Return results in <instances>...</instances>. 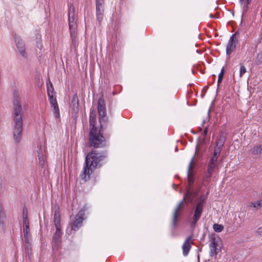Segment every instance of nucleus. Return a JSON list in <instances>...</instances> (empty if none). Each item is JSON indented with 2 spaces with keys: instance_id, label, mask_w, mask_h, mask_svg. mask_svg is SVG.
I'll list each match as a JSON object with an SVG mask.
<instances>
[{
  "instance_id": "1",
  "label": "nucleus",
  "mask_w": 262,
  "mask_h": 262,
  "mask_svg": "<svg viewBox=\"0 0 262 262\" xmlns=\"http://www.w3.org/2000/svg\"><path fill=\"white\" fill-rule=\"evenodd\" d=\"M107 156L108 151L106 150H92L89 152L85 157L82 173L80 174L81 179L85 182L90 180L93 171L103 165Z\"/></svg>"
},
{
  "instance_id": "2",
  "label": "nucleus",
  "mask_w": 262,
  "mask_h": 262,
  "mask_svg": "<svg viewBox=\"0 0 262 262\" xmlns=\"http://www.w3.org/2000/svg\"><path fill=\"white\" fill-rule=\"evenodd\" d=\"M21 112L22 107L20 103L19 98L17 96H14L12 118L14 123L13 135L15 143H19L22 138L23 118Z\"/></svg>"
},
{
  "instance_id": "3",
  "label": "nucleus",
  "mask_w": 262,
  "mask_h": 262,
  "mask_svg": "<svg viewBox=\"0 0 262 262\" xmlns=\"http://www.w3.org/2000/svg\"><path fill=\"white\" fill-rule=\"evenodd\" d=\"M111 125H107L106 128H91L89 132V145L94 148H103L106 146V139L111 136Z\"/></svg>"
},
{
  "instance_id": "4",
  "label": "nucleus",
  "mask_w": 262,
  "mask_h": 262,
  "mask_svg": "<svg viewBox=\"0 0 262 262\" xmlns=\"http://www.w3.org/2000/svg\"><path fill=\"white\" fill-rule=\"evenodd\" d=\"M196 195L195 192L190 187H188L187 191L184 195L183 200L178 204L174 209L172 219V225L174 228L178 221V217L181 215V211L183 210V205L184 202L186 204H191L193 202Z\"/></svg>"
},
{
  "instance_id": "5",
  "label": "nucleus",
  "mask_w": 262,
  "mask_h": 262,
  "mask_svg": "<svg viewBox=\"0 0 262 262\" xmlns=\"http://www.w3.org/2000/svg\"><path fill=\"white\" fill-rule=\"evenodd\" d=\"M97 112L99 115V122L101 127L106 128L107 125H111L108 117L106 115V108L104 99L102 96L99 98L97 103Z\"/></svg>"
},
{
  "instance_id": "6",
  "label": "nucleus",
  "mask_w": 262,
  "mask_h": 262,
  "mask_svg": "<svg viewBox=\"0 0 262 262\" xmlns=\"http://www.w3.org/2000/svg\"><path fill=\"white\" fill-rule=\"evenodd\" d=\"M206 199V196L204 195H202L196 200V203L194 207L192 220L190 223L191 227L192 228L195 227L197 222L201 217Z\"/></svg>"
},
{
  "instance_id": "7",
  "label": "nucleus",
  "mask_w": 262,
  "mask_h": 262,
  "mask_svg": "<svg viewBox=\"0 0 262 262\" xmlns=\"http://www.w3.org/2000/svg\"><path fill=\"white\" fill-rule=\"evenodd\" d=\"M68 17L70 35L72 40H74L76 37V18L75 16V10L73 4H70L69 6Z\"/></svg>"
},
{
  "instance_id": "8",
  "label": "nucleus",
  "mask_w": 262,
  "mask_h": 262,
  "mask_svg": "<svg viewBox=\"0 0 262 262\" xmlns=\"http://www.w3.org/2000/svg\"><path fill=\"white\" fill-rule=\"evenodd\" d=\"M238 36L239 33L237 31L230 36L226 46V54L227 55L229 56L235 49L238 42Z\"/></svg>"
},
{
  "instance_id": "9",
  "label": "nucleus",
  "mask_w": 262,
  "mask_h": 262,
  "mask_svg": "<svg viewBox=\"0 0 262 262\" xmlns=\"http://www.w3.org/2000/svg\"><path fill=\"white\" fill-rule=\"evenodd\" d=\"M25 244H24V247L25 249V257L28 259H30L31 258V235L30 233L24 234L23 239Z\"/></svg>"
},
{
  "instance_id": "10",
  "label": "nucleus",
  "mask_w": 262,
  "mask_h": 262,
  "mask_svg": "<svg viewBox=\"0 0 262 262\" xmlns=\"http://www.w3.org/2000/svg\"><path fill=\"white\" fill-rule=\"evenodd\" d=\"M84 213L79 211L78 213L75 216L74 220L71 223V229L74 231H77L81 226L82 222L83 221Z\"/></svg>"
},
{
  "instance_id": "11",
  "label": "nucleus",
  "mask_w": 262,
  "mask_h": 262,
  "mask_svg": "<svg viewBox=\"0 0 262 262\" xmlns=\"http://www.w3.org/2000/svg\"><path fill=\"white\" fill-rule=\"evenodd\" d=\"M15 41L19 54L23 57L27 58V54L26 52V48L24 41L19 37H16Z\"/></svg>"
},
{
  "instance_id": "12",
  "label": "nucleus",
  "mask_w": 262,
  "mask_h": 262,
  "mask_svg": "<svg viewBox=\"0 0 262 262\" xmlns=\"http://www.w3.org/2000/svg\"><path fill=\"white\" fill-rule=\"evenodd\" d=\"M194 158V156H193L192 157V158L191 159V160L189 163V164L188 165V169H187V184H188L187 187H190V188H192V186L193 184V183L194 181L193 174L192 171L191 170L192 164L193 163Z\"/></svg>"
},
{
  "instance_id": "13",
  "label": "nucleus",
  "mask_w": 262,
  "mask_h": 262,
  "mask_svg": "<svg viewBox=\"0 0 262 262\" xmlns=\"http://www.w3.org/2000/svg\"><path fill=\"white\" fill-rule=\"evenodd\" d=\"M192 238V235L188 236L182 245L183 254L184 256L188 255L191 248V245L193 243V242H191Z\"/></svg>"
},
{
  "instance_id": "14",
  "label": "nucleus",
  "mask_w": 262,
  "mask_h": 262,
  "mask_svg": "<svg viewBox=\"0 0 262 262\" xmlns=\"http://www.w3.org/2000/svg\"><path fill=\"white\" fill-rule=\"evenodd\" d=\"M37 148V153L39 160V164L41 166V167H43L46 163L45 151L42 149L41 146H38Z\"/></svg>"
},
{
  "instance_id": "15",
  "label": "nucleus",
  "mask_w": 262,
  "mask_h": 262,
  "mask_svg": "<svg viewBox=\"0 0 262 262\" xmlns=\"http://www.w3.org/2000/svg\"><path fill=\"white\" fill-rule=\"evenodd\" d=\"M56 231L53 237V242L54 243L55 246L58 247L62 236L61 227H55Z\"/></svg>"
},
{
  "instance_id": "16",
  "label": "nucleus",
  "mask_w": 262,
  "mask_h": 262,
  "mask_svg": "<svg viewBox=\"0 0 262 262\" xmlns=\"http://www.w3.org/2000/svg\"><path fill=\"white\" fill-rule=\"evenodd\" d=\"M226 139V135L223 132H221L220 136L217 138L215 147L222 149Z\"/></svg>"
},
{
  "instance_id": "17",
  "label": "nucleus",
  "mask_w": 262,
  "mask_h": 262,
  "mask_svg": "<svg viewBox=\"0 0 262 262\" xmlns=\"http://www.w3.org/2000/svg\"><path fill=\"white\" fill-rule=\"evenodd\" d=\"M96 113L95 110H91L90 113L89 123L91 128H97L96 126Z\"/></svg>"
},
{
  "instance_id": "18",
  "label": "nucleus",
  "mask_w": 262,
  "mask_h": 262,
  "mask_svg": "<svg viewBox=\"0 0 262 262\" xmlns=\"http://www.w3.org/2000/svg\"><path fill=\"white\" fill-rule=\"evenodd\" d=\"M71 107L75 113H77L79 111V100L77 94H74L73 96L71 101Z\"/></svg>"
},
{
  "instance_id": "19",
  "label": "nucleus",
  "mask_w": 262,
  "mask_h": 262,
  "mask_svg": "<svg viewBox=\"0 0 262 262\" xmlns=\"http://www.w3.org/2000/svg\"><path fill=\"white\" fill-rule=\"evenodd\" d=\"M96 18L99 23L103 18L104 7H96Z\"/></svg>"
},
{
  "instance_id": "20",
  "label": "nucleus",
  "mask_w": 262,
  "mask_h": 262,
  "mask_svg": "<svg viewBox=\"0 0 262 262\" xmlns=\"http://www.w3.org/2000/svg\"><path fill=\"white\" fill-rule=\"evenodd\" d=\"M54 222L55 227H61L60 225V215L58 209H56L54 211Z\"/></svg>"
},
{
  "instance_id": "21",
  "label": "nucleus",
  "mask_w": 262,
  "mask_h": 262,
  "mask_svg": "<svg viewBox=\"0 0 262 262\" xmlns=\"http://www.w3.org/2000/svg\"><path fill=\"white\" fill-rule=\"evenodd\" d=\"M250 152L254 155H260L262 154V144L254 145L250 149Z\"/></svg>"
},
{
  "instance_id": "22",
  "label": "nucleus",
  "mask_w": 262,
  "mask_h": 262,
  "mask_svg": "<svg viewBox=\"0 0 262 262\" xmlns=\"http://www.w3.org/2000/svg\"><path fill=\"white\" fill-rule=\"evenodd\" d=\"M252 0H246L245 2L243 1L242 3H240L242 7V17L249 10V5L251 3Z\"/></svg>"
},
{
  "instance_id": "23",
  "label": "nucleus",
  "mask_w": 262,
  "mask_h": 262,
  "mask_svg": "<svg viewBox=\"0 0 262 262\" xmlns=\"http://www.w3.org/2000/svg\"><path fill=\"white\" fill-rule=\"evenodd\" d=\"M209 255L211 257L216 256L221 250L220 248L216 246H209Z\"/></svg>"
},
{
  "instance_id": "24",
  "label": "nucleus",
  "mask_w": 262,
  "mask_h": 262,
  "mask_svg": "<svg viewBox=\"0 0 262 262\" xmlns=\"http://www.w3.org/2000/svg\"><path fill=\"white\" fill-rule=\"evenodd\" d=\"M51 106L53 108V112L55 117L56 119L59 118L60 117V113L58 103H57L55 105H51Z\"/></svg>"
},
{
  "instance_id": "25",
  "label": "nucleus",
  "mask_w": 262,
  "mask_h": 262,
  "mask_svg": "<svg viewBox=\"0 0 262 262\" xmlns=\"http://www.w3.org/2000/svg\"><path fill=\"white\" fill-rule=\"evenodd\" d=\"M249 207H253L256 209H258L262 207V202L260 201V200L256 202H251L249 205Z\"/></svg>"
},
{
  "instance_id": "26",
  "label": "nucleus",
  "mask_w": 262,
  "mask_h": 262,
  "mask_svg": "<svg viewBox=\"0 0 262 262\" xmlns=\"http://www.w3.org/2000/svg\"><path fill=\"white\" fill-rule=\"evenodd\" d=\"M23 229L29 227V222L27 214L23 213Z\"/></svg>"
},
{
  "instance_id": "27",
  "label": "nucleus",
  "mask_w": 262,
  "mask_h": 262,
  "mask_svg": "<svg viewBox=\"0 0 262 262\" xmlns=\"http://www.w3.org/2000/svg\"><path fill=\"white\" fill-rule=\"evenodd\" d=\"M6 221V216L3 211V210L1 209L0 210V224L4 225L5 224Z\"/></svg>"
},
{
  "instance_id": "28",
  "label": "nucleus",
  "mask_w": 262,
  "mask_h": 262,
  "mask_svg": "<svg viewBox=\"0 0 262 262\" xmlns=\"http://www.w3.org/2000/svg\"><path fill=\"white\" fill-rule=\"evenodd\" d=\"M224 73H225V69H224V67H223L221 70L220 73L219 74L218 80H217V86H219V84L222 82L223 77H224Z\"/></svg>"
},
{
  "instance_id": "29",
  "label": "nucleus",
  "mask_w": 262,
  "mask_h": 262,
  "mask_svg": "<svg viewBox=\"0 0 262 262\" xmlns=\"http://www.w3.org/2000/svg\"><path fill=\"white\" fill-rule=\"evenodd\" d=\"M49 96V102H50V103L51 104V105H55L56 104V103H57V100H56V96H55V94H49V95H48Z\"/></svg>"
},
{
  "instance_id": "30",
  "label": "nucleus",
  "mask_w": 262,
  "mask_h": 262,
  "mask_svg": "<svg viewBox=\"0 0 262 262\" xmlns=\"http://www.w3.org/2000/svg\"><path fill=\"white\" fill-rule=\"evenodd\" d=\"M213 228L215 232H220L223 230L224 227L222 225L214 224L213 226Z\"/></svg>"
},
{
  "instance_id": "31",
  "label": "nucleus",
  "mask_w": 262,
  "mask_h": 262,
  "mask_svg": "<svg viewBox=\"0 0 262 262\" xmlns=\"http://www.w3.org/2000/svg\"><path fill=\"white\" fill-rule=\"evenodd\" d=\"M262 63V52H259L256 56L255 63L257 65L260 64Z\"/></svg>"
},
{
  "instance_id": "32",
  "label": "nucleus",
  "mask_w": 262,
  "mask_h": 262,
  "mask_svg": "<svg viewBox=\"0 0 262 262\" xmlns=\"http://www.w3.org/2000/svg\"><path fill=\"white\" fill-rule=\"evenodd\" d=\"M209 246L217 247L218 246V239H217L215 237H212L210 239V243L209 244Z\"/></svg>"
},
{
  "instance_id": "33",
  "label": "nucleus",
  "mask_w": 262,
  "mask_h": 262,
  "mask_svg": "<svg viewBox=\"0 0 262 262\" xmlns=\"http://www.w3.org/2000/svg\"><path fill=\"white\" fill-rule=\"evenodd\" d=\"M246 71V67L243 64H240L239 76L242 77Z\"/></svg>"
},
{
  "instance_id": "34",
  "label": "nucleus",
  "mask_w": 262,
  "mask_h": 262,
  "mask_svg": "<svg viewBox=\"0 0 262 262\" xmlns=\"http://www.w3.org/2000/svg\"><path fill=\"white\" fill-rule=\"evenodd\" d=\"M221 151L222 149L214 147V152L212 156H213L214 158L216 157L218 158L220 155Z\"/></svg>"
},
{
  "instance_id": "35",
  "label": "nucleus",
  "mask_w": 262,
  "mask_h": 262,
  "mask_svg": "<svg viewBox=\"0 0 262 262\" xmlns=\"http://www.w3.org/2000/svg\"><path fill=\"white\" fill-rule=\"evenodd\" d=\"M215 167V164H211L210 163H208V167L207 172H208V173H212L214 171V169Z\"/></svg>"
},
{
  "instance_id": "36",
  "label": "nucleus",
  "mask_w": 262,
  "mask_h": 262,
  "mask_svg": "<svg viewBox=\"0 0 262 262\" xmlns=\"http://www.w3.org/2000/svg\"><path fill=\"white\" fill-rule=\"evenodd\" d=\"M96 7H104V0H95Z\"/></svg>"
},
{
  "instance_id": "37",
  "label": "nucleus",
  "mask_w": 262,
  "mask_h": 262,
  "mask_svg": "<svg viewBox=\"0 0 262 262\" xmlns=\"http://www.w3.org/2000/svg\"><path fill=\"white\" fill-rule=\"evenodd\" d=\"M52 94H53V95H54V94H55V93L54 91V88H53V85L52 83H51L50 86L48 87V95H49V94L50 95Z\"/></svg>"
},
{
  "instance_id": "38",
  "label": "nucleus",
  "mask_w": 262,
  "mask_h": 262,
  "mask_svg": "<svg viewBox=\"0 0 262 262\" xmlns=\"http://www.w3.org/2000/svg\"><path fill=\"white\" fill-rule=\"evenodd\" d=\"M212 173H208V172H207L204 177V180L207 182H209L210 181L211 177H212Z\"/></svg>"
},
{
  "instance_id": "39",
  "label": "nucleus",
  "mask_w": 262,
  "mask_h": 262,
  "mask_svg": "<svg viewBox=\"0 0 262 262\" xmlns=\"http://www.w3.org/2000/svg\"><path fill=\"white\" fill-rule=\"evenodd\" d=\"M218 158H216V157H214L213 156H212L211 157V158L210 159L209 163H210L211 164H215V163L217 161Z\"/></svg>"
},
{
  "instance_id": "40",
  "label": "nucleus",
  "mask_w": 262,
  "mask_h": 262,
  "mask_svg": "<svg viewBox=\"0 0 262 262\" xmlns=\"http://www.w3.org/2000/svg\"><path fill=\"white\" fill-rule=\"evenodd\" d=\"M207 133H208V127H206L205 128V129H204L203 130V132L202 133V135L204 136V142L205 141V137L206 136V135H207Z\"/></svg>"
},
{
  "instance_id": "41",
  "label": "nucleus",
  "mask_w": 262,
  "mask_h": 262,
  "mask_svg": "<svg viewBox=\"0 0 262 262\" xmlns=\"http://www.w3.org/2000/svg\"><path fill=\"white\" fill-rule=\"evenodd\" d=\"M30 233L29 227L23 229V234Z\"/></svg>"
},
{
  "instance_id": "42",
  "label": "nucleus",
  "mask_w": 262,
  "mask_h": 262,
  "mask_svg": "<svg viewBox=\"0 0 262 262\" xmlns=\"http://www.w3.org/2000/svg\"><path fill=\"white\" fill-rule=\"evenodd\" d=\"M257 232L260 236H262V226L257 229Z\"/></svg>"
},
{
  "instance_id": "43",
  "label": "nucleus",
  "mask_w": 262,
  "mask_h": 262,
  "mask_svg": "<svg viewBox=\"0 0 262 262\" xmlns=\"http://www.w3.org/2000/svg\"><path fill=\"white\" fill-rule=\"evenodd\" d=\"M259 198H260V201L262 202V193H261V194L259 196Z\"/></svg>"
},
{
  "instance_id": "44",
  "label": "nucleus",
  "mask_w": 262,
  "mask_h": 262,
  "mask_svg": "<svg viewBox=\"0 0 262 262\" xmlns=\"http://www.w3.org/2000/svg\"><path fill=\"white\" fill-rule=\"evenodd\" d=\"M178 150V146H177L176 147V148H175V151H177Z\"/></svg>"
},
{
  "instance_id": "45",
  "label": "nucleus",
  "mask_w": 262,
  "mask_h": 262,
  "mask_svg": "<svg viewBox=\"0 0 262 262\" xmlns=\"http://www.w3.org/2000/svg\"><path fill=\"white\" fill-rule=\"evenodd\" d=\"M210 17L211 18H214V16H213V15H212V14H210Z\"/></svg>"
},
{
  "instance_id": "46",
  "label": "nucleus",
  "mask_w": 262,
  "mask_h": 262,
  "mask_svg": "<svg viewBox=\"0 0 262 262\" xmlns=\"http://www.w3.org/2000/svg\"><path fill=\"white\" fill-rule=\"evenodd\" d=\"M244 0H239V2L240 3H243V1H244Z\"/></svg>"
},
{
  "instance_id": "47",
  "label": "nucleus",
  "mask_w": 262,
  "mask_h": 262,
  "mask_svg": "<svg viewBox=\"0 0 262 262\" xmlns=\"http://www.w3.org/2000/svg\"><path fill=\"white\" fill-rule=\"evenodd\" d=\"M213 79L214 80L216 77V76L215 75H213Z\"/></svg>"
},
{
  "instance_id": "48",
  "label": "nucleus",
  "mask_w": 262,
  "mask_h": 262,
  "mask_svg": "<svg viewBox=\"0 0 262 262\" xmlns=\"http://www.w3.org/2000/svg\"><path fill=\"white\" fill-rule=\"evenodd\" d=\"M204 95H205V93L201 95L202 97H203Z\"/></svg>"
}]
</instances>
